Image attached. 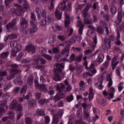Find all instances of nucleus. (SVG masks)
<instances>
[{"label": "nucleus", "instance_id": "obj_1", "mask_svg": "<svg viewBox=\"0 0 124 124\" xmlns=\"http://www.w3.org/2000/svg\"><path fill=\"white\" fill-rule=\"evenodd\" d=\"M94 64L92 62L90 66L89 67L88 69V72H86L83 74V78H86L88 76H93V74L96 73V69L94 68Z\"/></svg>", "mask_w": 124, "mask_h": 124}, {"label": "nucleus", "instance_id": "obj_2", "mask_svg": "<svg viewBox=\"0 0 124 124\" xmlns=\"http://www.w3.org/2000/svg\"><path fill=\"white\" fill-rule=\"evenodd\" d=\"M34 83L36 89H38L40 92H44L46 93H48V89H47L46 84L44 83L42 84H39L37 79H35Z\"/></svg>", "mask_w": 124, "mask_h": 124}, {"label": "nucleus", "instance_id": "obj_3", "mask_svg": "<svg viewBox=\"0 0 124 124\" xmlns=\"http://www.w3.org/2000/svg\"><path fill=\"white\" fill-rule=\"evenodd\" d=\"M63 110H60L57 113L53 115L52 124H58L60 123V118L62 117Z\"/></svg>", "mask_w": 124, "mask_h": 124}, {"label": "nucleus", "instance_id": "obj_4", "mask_svg": "<svg viewBox=\"0 0 124 124\" xmlns=\"http://www.w3.org/2000/svg\"><path fill=\"white\" fill-rule=\"evenodd\" d=\"M10 75L6 77V79L8 81L12 80L13 78H15V75L17 74H21V70L20 69H11Z\"/></svg>", "mask_w": 124, "mask_h": 124}, {"label": "nucleus", "instance_id": "obj_5", "mask_svg": "<svg viewBox=\"0 0 124 124\" xmlns=\"http://www.w3.org/2000/svg\"><path fill=\"white\" fill-rule=\"evenodd\" d=\"M20 25L21 27V31H24L28 28V26H29V22L26 18L23 17H21L20 19Z\"/></svg>", "mask_w": 124, "mask_h": 124}, {"label": "nucleus", "instance_id": "obj_6", "mask_svg": "<svg viewBox=\"0 0 124 124\" xmlns=\"http://www.w3.org/2000/svg\"><path fill=\"white\" fill-rule=\"evenodd\" d=\"M67 46H66L61 52V54L63 56L65 55V58H67L69 56V51H70V45L71 42H68Z\"/></svg>", "mask_w": 124, "mask_h": 124}, {"label": "nucleus", "instance_id": "obj_7", "mask_svg": "<svg viewBox=\"0 0 124 124\" xmlns=\"http://www.w3.org/2000/svg\"><path fill=\"white\" fill-rule=\"evenodd\" d=\"M119 54H117L116 55H115L112 59L111 60V69L114 71L116 67H117V66L118 64H119V61H118V59L119 58Z\"/></svg>", "mask_w": 124, "mask_h": 124}, {"label": "nucleus", "instance_id": "obj_8", "mask_svg": "<svg viewBox=\"0 0 124 124\" xmlns=\"http://www.w3.org/2000/svg\"><path fill=\"white\" fill-rule=\"evenodd\" d=\"M65 97V96L63 93L58 92L56 94V95L54 96V97L53 98V101H54V102L56 103L57 101L61 100L62 98H64V97Z\"/></svg>", "mask_w": 124, "mask_h": 124}, {"label": "nucleus", "instance_id": "obj_9", "mask_svg": "<svg viewBox=\"0 0 124 124\" xmlns=\"http://www.w3.org/2000/svg\"><path fill=\"white\" fill-rule=\"evenodd\" d=\"M123 10H121L120 11H118V14L116 20L114 21V23L117 25L119 26L120 24L122 23V20L123 19Z\"/></svg>", "mask_w": 124, "mask_h": 124}, {"label": "nucleus", "instance_id": "obj_10", "mask_svg": "<svg viewBox=\"0 0 124 124\" xmlns=\"http://www.w3.org/2000/svg\"><path fill=\"white\" fill-rule=\"evenodd\" d=\"M104 43L105 47L108 49V50L111 49V47H112V42L110 39L107 37H105L104 39Z\"/></svg>", "mask_w": 124, "mask_h": 124}, {"label": "nucleus", "instance_id": "obj_11", "mask_svg": "<svg viewBox=\"0 0 124 124\" xmlns=\"http://www.w3.org/2000/svg\"><path fill=\"white\" fill-rule=\"evenodd\" d=\"M25 50L30 54H34L35 51H36V48L32 45H29L26 46Z\"/></svg>", "mask_w": 124, "mask_h": 124}, {"label": "nucleus", "instance_id": "obj_12", "mask_svg": "<svg viewBox=\"0 0 124 124\" xmlns=\"http://www.w3.org/2000/svg\"><path fill=\"white\" fill-rule=\"evenodd\" d=\"M56 89L58 92L60 93H63V89H65V85L63 83L57 84L56 85Z\"/></svg>", "mask_w": 124, "mask_h": 124}, {"label": "nucleus", "instance_id": "obj_13", "mask_svg": "<svg viewBox=\"0 0 124 124\" xmlns=\"http://www.w3.org/2000/svg\"><path fill=\"white\" fill-rule=\"evenodd\" d=\"M64 26L65 28H67L68 26L70 24V20H69V15L65 12V20H64Z\"/></svg>", "mask_w": 124, "mask_h": 124}, {"label": "nucleus", "instance_id": "obj_14", "mask_svg": "<svg viewBox=\"0 0 124 124\" xmlns=\"http://www.w3.org/2000/svg\"><path fill=\"white\" fill-rule=\"evenodd\" d=\"M55 15L58 20H61L62 19V12L57 8L55 10Z\"/></svg>", "mask_w": 124, "mask_h": 124}, {"label": "nucleus", "instance_id": "obj_15", "mask_svg": "<svg viewBox=\"0 0 124 124\" xmlns=\"http://www.w3.org/2000/svg\"><path fill=\"white\" fill-rule=\"evenodd\" d=\"M16 48V49L13 48V49L11 51V55L13 56V57H16L17 52H20L22 49L21 46H18Z\"/></svg>", "mask_w": 124, "mask_h": 124}, {"label": "nucleus", "instance_id": "obj_16", "mask_svg": "<svg viewBox=\"0 0 124 124\" xmlns=\"http://www.w3.org/2000/svg\"><path fill=\"white\" fill-rule=\"evenodd\" d=\"M18 105V101L16 99H14L12 101V103L10 105V108L11 110H13V109H15L17 108Z\"/></svg>", "mask_w": 124, "mask_h": 124}, {"label": "nucleus", "instance_id": "obj_17", "mask_svg": "<svg viewBox=\"0 0 124 124\" xmlns=\"http://www.w3.org/2000/svg\"><path fill=\"white\" fill-rule=\"evenodd\" d=\"M24 13H25V10L23 7L17 8L16 15L17 16H23V15H24Z\"/></svg>", "mask_w": 124, "mask_h": 124}, {"label": "nucleus", "instance_id": "obj_18", "mask_svg": "<svg viewBox=\"0 0 124 124\" xmlns=\"http://www.w3.org/2000/svg\"><path fill=\"white\" fill-rule=\"evenodd\" d=\"M66 1H63L62 2L60 3L58 5V9L61 10V11H64L66 8V5H65Z\"/></svg>", "mask_w": 124, "mask_h": 124}, {"label": "nucleus", "instance_id": "obj_19", "mask_svg": "<svg viewBox=\"0 0 124 124\" xmlns=\"http://www.w3.org/2000/svg\"><path fill=\"white\" fill-rule=\"evenodd\" d=\"M16 25V21H12V22H10L8 23L6 25V30H11V29H13L14 27Z\"/></svg>", "mask_w": 124, "mask_h": 124}, {"label": "nucleus", "instance_id": "obj_20", "mask_svg": "<svg viewBox=\"0 0 124 124\" xmlns=\"http://www.w3.org/2000/svg\"><path fill=\"white\" fill-rule=\"evenodd\" d=\"M55 67L53 69L54 73H61L62 72V69L59 65V63H57L55 65Z\"/></svg>", "mask_w": 124, "mask_h": 124}, {"label": "nucleus", "instance_id": "obj_21", "mask_svg": "<svg viewBox=\"0 0 124 124\" xmlns=\"http://www.w3.org/2000/svg\"><path fill=\"white\" fill-rule=\"evenodd\" d=\"M48 102H50V99L42 98L39 100L38 103L40 105H44V104H46V103H48Z\"/></svg>", "mask_w": 124, "mask_h": 124}, {"label": "nucleus", "instance_id": "obj_22", "mask_svg": "<svg viewBox=\"0 0 124 124\" xmlns=\"http://www.w3.org/2000/svg\"><path fill=\"white\" fill-rule=\"evenodd\" d=\"M0 107L2 108H5L6 110L8 109V106H7V102L6 100H4L2 101H0Z\"/></svg>", "mask_w": 124, "mask_h": 124}, {"label": "nucleus", "instance_id": "obj_23", "mask_svg": "<svg viewBox=\"0 0 124 124\" xmlns=\"http://www.w3.org/2000/svg\"><path fill=\"white\" fill-rule=\"evenodd\" d=\"M36 101L34 99H30L28 101V107L31 109L34 108V105L35 104Z\"/></svg>", "mask_w": 124, "mask_h": 124}, {"label": "nucleus", "instance_id": "obj_24", "mask_svg": "<svg viewBox=\"0 0 124 124\" xmlns=\"http://www.w3.org/2000/svg\"><path fill=\"white\" fill-rule=\"evenodd\" d=\"M53 80L55 81V82H58L59 81H61L62 78L61 77V76H60V74H59L58 73H54V76L53 77Z\"/></svg>", "mask_w": 124, "mask_h": 124}, {"label": "nucleus", "instance_id": "obj_25", "mask_svg": "<svg viewBox=\"0 0 124 124\" xmlns=\"http://www.w3.org/2000/svg\"><path fill=\"white\" fill-rule=\"evenodd\" d=\"M110 11L112 16H114L117 13V7L115 5H112L110 8Z\"/></svg>", "mask_w": 124, "mask_h": 124}, {"label": "nucleus", "instance_id": "obj_26", "mask_svg": "<svg viewBox=\"0 0 124 124\" xmlns=\"http://www.w3.org/2000/svg\"><path fill=\"white\" fill-rule=\"evenodd\" d=\"M96 31H97L99 34H103L104 33V28L102 26H97L96 28Z\"/></svg>", "mask_w": 124, "mask_h": 124}, {"label": "nucleus", "instance_id": "obj_27", "mask_svg": "<svg viewBox=\"0 0 124 124\" xmlns=\"http://www.w3.org/2000/svg\"><path fill=\"white\" fill-rule=\"evenodd\" d=\"M10 45L12 48L14 47V49H17L16 48L18 46H20V45L18 44V42L17 41L11 42Z\"/></svg>", "mask_w": 124, "mask_h": 124}, {"label": "nucleus", "instance_id": "obj_28", "mask_svg": "<svg viewBox=\"0 0 124 124\" xmlns=\"http://www.w3.org/2000/svg\"><path fill=\"white\" fill-rule=\"evenodd\" d=\"M46 20L48 23H54L55 21V17L54 15H49L46 17Z\"/></svg>", "mask_w": 124, "mask_h": 124}, {"label": "nucleus", "instance_id": "obj_29", "mask_svg": "<svg viewBox=\"0 0 124 124\" xmlns=\"http://www.w3.org/2000/svg\"><path fill=\"white\" fill-rule=\"evenodd\" d=\"M36 113L38 116H45V112H44V110L41 108H38L36 110Z\"/></svg>", "mask_w": 124, "mask_h": 124}, {"label": "nucleus", "instance_id": "obj_30", "mask_svg": "<svg viewBox=\"0 0 124 124\" xmlns=\"http://www.w3.org/2000/svg\"><path fill=\"white\" fill-rule=\"evenodd\" d=\"M88 17L84 18L83 22L85 24V25H92L93 24V19H89Z\"/></svg>", "mask_w": 124, "mask_h": 124}, {"label": "nucleus", "instance_id": "obj_31", "mask_svg": "<svg viewBox=\"0 0 124 124\" xmlns=\"http://www.w3.org/2000/svg\"><path fill=\"white\" fill-rule=\"evenodd\" d=\"M16 110V111L17 113H19V112H23V106L21 104H17Z\"/></svg>", "mask_w": 124, "mask_h": 124}, {"label": "nucleus", "instance_id": "obj_32", "mask_svg": "<svg viewBox=\"0 0 124 124\" xmlns=\"http://www.w3.org/2000/svg\"><path fill=\"white\" fill-rule=\"evenodd\" d=\"M82 16L83 18H88V17H90L89 16V11H87L86 9H84V10L82 11Z\"/></svg>", "mask_w": 124, "mask_h": 124}, {"label": "nucleus", "instance_id": "obj_33", "mask_svg": "<svg viewBox=\"0 0 124 124\" xmlns=\"http://www.w3.org/2000/svg\"><path fill=\"white\" fill-rule=\"evenodd\" d=\"M38 30L37 27H33L29 29V32L31 34H33V33H35Z\"/></svg>", "mask_w": 124, "mask_h": 124}, {"label": "nucleus", "instance_id": "obj_34", "mask_svg": "<svg viewBox=\"0 0 124 124\" xmlns=\"http://www.w3.org/2000/svg\"><path fill=\"white\" fill-rule=\"evenodd\" d=\"M93 90L92 88H90L89 89V101H91L92 98H93Z\"/></svg>", "mask_w": 124, "mask_h": 124}, {"label": "nucleus", "instance_id": "obj_35", "mask_svg": "<svg viewBox=\"0 0 124 124\" xmlns=\"http://www.w3.org/2000/svg\"><path fill=\"white\" fill-rule=\"evenodd\" d=\"M83 115L86 120H89V121H90L91 116H90V113H89L87 110L83 111Z\"/></svg>", "mask_w": 124, "mask_h": 124}, {"label": "nucleus", "instance_id": "obj_36", "mask_svg": "<svg viewBox=\"0 0 124 124\" xmlns=\"http://www.w3.org/2000/svg\"><path fill=\"white\" fill-rule=\"evenodd\" d=\"M72 90V87L71 85H68L66 88V90L63 91V94L64 95L67 93H69V92H71Z\"/></svg>", "mask_w": 124, "mask_h": 124}, {"label": "nucleus", "instance_id": "obj_37", "mask_svg": "<svg viewBox=\"0 0 124 124\" xmlns=\"http://www.w3.org/2000/svg\"><path fill=\"white\" fill-rule=\"evenodd\" d=\"M27 83L29 85H31V84H32V83H33V76H32L31 75H30V76L28 77Z\"/></svg>", "mask_w": 124, "mask_h": 124}, {"label": "nucleus", "instance_id": "obj_38", "mask_svg": "<svg viewBox=\"0 0 124 124\" xmlns=\"http://www.w3.org/2000/svg\"><path fill=\"white\" fill-rule=\"evenodd\" d=\"M35 57H37L33 60V62H35V64H39V61H40V55L37 54L35 55Z\"/></svg>", "mask_w": 124, "mask_h": 124}, {"label": "nucleus", "instance_id": "obj_39", "mask_svg": "<svg viewBox=\"0 0 124 124\" xmlns=\"http://www.w3.org/2000/svg\"><path fill=\"white\" fill-rule=\"evenodd\" d=\"M8 55H9V52L8 51L3 52L0 55V58L2 59H6L7 57H8Z\"/></svg>", "mask_w": 124, "mask_h": 124}, {"label": "nucleus", "instance_id": "obj_40", "mask_svg": "<svg viewBox=\"0 0 124 124\" xmlns=\"http://www.w3.org/2000/svg\"><path fill=\"white\" fill-rule=\"evenodd\" d=\"M22 6L23 8H25V9H28L30 8V3H29V2L27 1V0L24 1V3L22 5Z\"/></svg>", "mask_w": 124, "mask_h": 124}, {"label": "nucleus", "instance_id": "obj_41", "mask_svg": "<svg viewBox=\"0 0 124 124\" xmlns=\"http://www.w3.org/2000/svg\"><path fill=\"white\" fill-rule=\"evenodd\" d=\"M30 23L32 27H37V22H36V19H32L30 20Z\"/></svg>", "mask_w": 124, "mask_h": 124}, {"label": "nucleus", "instance_id": "obj_42", "mask_svg": "<svg viewBox=\"0 0 124 124\" xmlns=\"http://www.w3.org/2000/svg\"><path fill=\"white\" fill-rule=\"evenodd\" d=\"M103 18L105 21H107V22L110 21V16L108 13H107L104 15V16H103Z\"/></svg>", "mask_w": 124, "mask_h": 124}, {"label": "nucleus", "instance_id": "obj_43", "mask_svg": "<svg viewBox=\"0 0 124 124\" xmlns=\"http://www.w3.org/2000/svg\"><path fill=\"white\" fill-rule=\"evenodd\" d=\"M77 74L78 75H79L82 73V71H83V68H82V66H78L77 68L76 69Z\"/></svg>", "mask_w": 124, "mask_h": 124}, {"label": "nucleus", "instance_id": "obj_44", "mask_svg": "<svg viewBox=\"0 0 124 124\" xmlns=\"http://www.w3.org/2000/svg\"><path fill=\"white\" fill-rule=\"evenodd\" d=\"M55 41H56V35H53L49 39L48 43H53Z\"/></svg>", "mask_w": 124, "mask_h": 124}, {"label": "nucleus", "instance_id": "obj_45", "mask_svg": "<svg viewBox=\"0 0 124 124\" xmlns=\"http://www.w3.org/2000/svg\"><path fill=\"white\" fill-rule=\"evenodd\" d=\"M103 59H104V55L103 54H100L98 56V62H100L101 63L102 62H103Z\"/></svg>", "mask_w": 124, "mask_h": 124}, {"label": "nucleus", "instance_id": "obj_46", "mask_svg": "<svg viewBox=\"0 0 124 124\" xmlns=\"http://www.w3.org/2000/svg\"><path fill=\"white\" fill-rule=\"evenodd\" d=\"M93 22L95 23V22H97L98 21V18L97 17V14L93 13Z\"/></svg>", "mask_w": 124, "mask_h": 124}, {"label": "nucleus", "instance_id": "obj_47", "mask_svg": "<svg viewBox=\"0 0 124 124\" xmlns=\"http://www.w3.org/2000/svg\"><path fill=\"white\" fill-rule=\"evenodd\" d=\"M57 38L61 41H64L66 39V37L63 35H59L57 36Z\"/></svg>", "mask_w": 124, "mask_h": 124}, {"label": "nucleus", "instance_id": "obj_48", "mask_svg": "<svg viewBox=\"0 0 124 124\" xmlns=\"http://www.w3.org/2000/svg\"><path fill=\"white\" fill-rule=\"evenodd\" d=\"M21 79V78L20 76H17L16 79V82L19 84V85H22V83H23Z\"/></svg>", "mask_w": 124, "mask_h": 124}, {"label": "nucleus", "instance_id": "obj_49", "mask_svg": "<svg viewBox=\"0 0 124 124\" xmlns=\"http://www.w3.org/2000/svg\"><path fill=\"white\" fill-rule=\"evenodd\" d=\"M42 56V57H44V58H45V59H46V60H48V61H52V57L50 55H48L46 54H43Z\"/></svg>", "mask_w": 124, "mask_h": 124}, {"label": "nucleus", "instance_id": "obj_50", "mask_svg": "<svg viewBox=\"0 0 124 124\" xmlns=\"http://www.w3.org/2000/svg\"><path fill=\"white\" fill-rule=\"evenodd\" d=\"M82 106L83 108V111H87V107H88V106H89L90 108L92 107V106H91V105H88L85 103L82 104Z\"/></svg>", "mask_w": 124, "mask_h": 124}, {"label": "nucleus", "instance_id": "obj_51", "mask_svg": "<svg viewBox=\"0 0 124 124\" xmlns=\"http://www.w3.org/2000/svg\"><path fill=\"white\" fill-rule=\"evenodd\" d=\"M8 115L10 119H13V118H14V116L15 115V113H14V112H13L12 111H9Z\"/></svg>", "mask_w": 124, "mask_h": 124}, {"label": "nucleus", "instance_id": "obj_52", "mask_svg": "<svg viewBox=\"0 0 124 124\" xmlns=\"http://www.w3.org/2000/svg\"><path fill=\"white\" fill-rule=\"evenodd\" d=\"M31 61H32L31 58H27L22 60V62H23L24 63H28V62H31Z\"/></svg>", "mask_w": 124, "mask_h": 124}, {"label": "nucleus", "instance_id": "obj_53", "mask_svg": "<svg viewBox=\"0 0 124 124\" xmlns=\"http://www.w3.org/2000/svg\"><path fill=\"white\" fill-rule=\"evenodd\" d=\"M74 97L73 95H70L66 97V100L68 101V102L72 101Z\"/></svg>", "mask_w": 124, "mask_h": 124}, {"label": "nucleus", "instance_id": "obj_54", "mask_svg": "<svg viewBox=\"0 0 124 124\" xmlns=\"http://www.w3.org/2000/svg\"><path fill=\"white\" fill-rule=\"evenodd\" d=\"M100 26H103V27H107V23L104 21L103 20H100L99 21Z\"/></svg>", "mask_w": 124, "mask_h": 124}, {"label": "nucleus", "instance_id": "obj_55", "mask_svg": "<svg viewBox=\"0 0 124 124\" xmlns=\"http://www.w3.org/2000/svg\"><path fill=\"white\" fill-rule=\"evenodd\" d=\"M25 123L26 124H31V118L29 117L25 118Z\"/></svg>", "mask_w": 124, "mask_h": 124}, {"label": "nucleus", "instance_id": "obj_56", "mask_svg": "<svg viewBox=\"0 0 124 124\" xmlns=\"http://www.w3.org/2000/svg\"><path fill=\"white\" fill-rule=\"evenodd\" d=\"M82 58H83V54H81L76 58V62H79L82 61Z\"/></svg>", "mask_w": 124, "mask_h": 124}, {"label": "nucleus", "instance_id": "obj_57", "mask_svg": "<svg viewBox=\"0 0 124 124\" xmlns=\"http://www.w3.org/2000/svg\"><path fill=\"white\" fill-rule=\"evenodd\" d=\"M97 102L98 104H100V105H103L106 102V101L104 99H98Z\"/></svg>", "mask_w": 124, "mask_h": 124}, {"label": "nucleus", "instance_id": "obj_58", "mask_svg": "<svg viewBox=\"0 0 124 124\" xmlns=\"http://www.w3.org/2000/svg\"><path fill=\"white\" fill-rule=\"evenodd\" d=\"M109 63H110V62L108 61H106L103 64L104 67H105L106 68V69H107V68H108V67H109Z\"/></svg>", "mask_w": 124, "mask_h": 124}, {"label": "nucleus", "instance_id": "obj_59", "mask_svg": "<svg viewBox=\"0 0 124 124\" xmlns=\"http://www.w3.org/2000/svg\"><path fill=\"white\" fill-rule=\"evenodd\" d=\"M22 57H24V53H23L22 52H20L18 55V56H17L16 57V60L19 61V60H21Z\"/></svg>", "mask_w": 124, "mask_h": 124}, {"label": "nucleus", "instance_id": "obj_60", "mask_svg": "<svg viewBox=\"0 0 124 124\" xmlns=\"http://www.w3.org/2000/svg\"><path fill=\"white\" fill-rule=\"evenodd\" d=\"M115 71L116 75H117V76H121V68L120 67H117V69Z\"/></svg>", "mask_w": 124, "mask_h": 124}, {"label": "nucleus", "instance_id": "obj_61", "mask_svg": "<svg viewBox=\"0 0 124 124\" xmlns=\"http://www.w3.org/2000/svg\"><path fill=\"white\" fill-rule=\"evenodd\" d=\"M65 10H67L69 11H71V3H70V2L67 3V5L66 6Z\"/></svg>", "mask_w": 124, "mask_h": 124}, {"label": "nucleus", "instance_id": "obj_62", "mask_svg": "<svg viewBox=\"0 0 124 124\" xmlns=\"http://www.w3.org/2000/svg\"><path fill=\"white\" fill-rule=\"evenodd\" d=\"M47 14V12H46V10H43L41 12V16L43 17V18H46V15Z\"/></svg>", "mask_w": 124, "mask_h": 124}, {"label": "nucleus", "instance_id": "obj_63", "mask_svg": "<svg viewBox=\"0 0 124 124\" xmlns=\"http://www.w3.org/2000/svg\"><path fill=\"white\" fill-rule=\"evenodd\" d=\"M45 119V123L46 124H49V123H50V117H49V116H46Z\"/></svg>", "mask_w": 124, "mask_h": 124}, {"label": "nucleus", "instance_id": "obj_64", "mask_svg": "<svg viewBox=\"0 0 124 124\" xmlns=\"http://www.w3.org/2000/svg\"><path fill=\"white\" fill-rule=\"evenodd\" d=\"M119 31H123V30L124 29V22H122L121 24L119 27Z\"/></svg>", "mask_w": 124, "mask_h": 124}]
</instances>
